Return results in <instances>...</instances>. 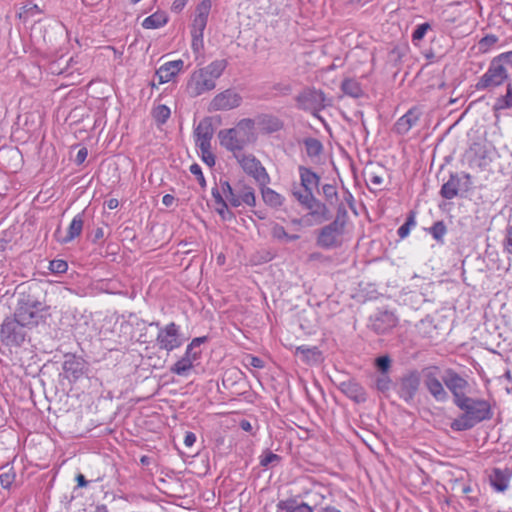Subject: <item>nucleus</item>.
I'll use <instances>...</instances> for the list:
<instances>
[{"label":"nucleus","instance_id":"42","mask_svg":"<svg viewBox=\"0 0 512 512\" xmlns=\"http://www.w3.org/2000/svg\"><path fill=\"white\" fill-rule=\"evenodd\" d=\"M281 460V457L270 450H265L263 454L260 456V465L264 468H268L269 466H274L278 464Z\"/></svg>","mask_w":512,"mask_h":512},{"label":"nucleus","instance_id":"31","mask_svg":"<svg viewBox=\"0 0 512 512\" xmlns=\"http://www.w3.org/2000/svg\"><path fill=\"white\" fill-rule=\"evenodd\" d=\"M227 67V61L224 59L215 60L204 67V71L216 83V80L223 74Z\"/></svg>","mask_w":512,"mask_h":512},{"label":"nucleus","instance_id":"12","mask_svg":"<svg viewBox=\"0 0 512 512\" xmlns=\"http://www.w3.org/2000/svg\"><path fill=\"white\" fill-rule=\"evenodd\" d=\"M508 77L506 68L500 61L494 60L491 62L487 71L481 76L476 83L477 90H485L494 88L501 85Z\"/></svg>","mask_w":512,"mask_h":512},{"label":"nucleus","instance_id":"56","mask_svg":"<svg viewBox=\"0 0 512 512\" xmlns=\"http://www.w3.org/2000/svg\"><path fill=\"white\" fill-rule=\"evenodd\" d=\"M504 249L508 254L512 255V225L506 230L505 239L503 242Z\"/></svg>","mask_w":512,"mask_h":512},{"label":"nucleus","instance_id":"58","mask_svg":"<svg viewBox=\"0 0 512 512\" xmlns=\"http://www.w3.org/2000/svg\"><path fill=\"white\" fill-rule=\"evenodd\" d=\"M247 360H248V365H250L254 368L262 369L265 366L264 361L259 357L249 355L247 357Z\"/></svg>","mask_w":512,"mask_h":512},{"label":"nucleus","instance_id":"45","mask_svg":"<svg viewBox=\"0 0 512 512\" xmlns=\"http://www.w3.org/2000/svg\"><path fill=\"white\" fill-rule=\"evenodd\" d=\"M153 117L158 125H162L170 117V109L165 105H159L154 109Z\"/></svg>","mask_w":512,"mask_h":512},{"label":"nucleus","instance_id":"22","mask_svg":"<svg viewBox=\"0 0 512 512\" xmlns=\"http://www.w3.org/2000/svg\"><path fill=\"white\" fill-rule=\"evenodd\" d=\"M320 95L313 89H304L297 97L299 107L304 110L310 111L312 115L320 119L319 108Z\"/></svg>","mask_w":512,"mask_h":512},{"label":"nucleus","instance_id":"26","mask_svg":"<svg viewBox=\"0 0 512 512\" xmlns=\"http://www.w3.org/2000/svg\"><path fill=\"white\" fill-rule=\"evenodd\" d=\"M84 220H83V213L77 214L71 221L67 234L64 237H60V227L55 232V237L58 242L61 244H66L77 238L81 235V232L83 230Z\"/></svg>","mask_w":512,"mask_h":512},{"label":"nucleus","instance_id":"13","mask_svg":"<svg viewBox=\"0 0 512 512\" xmlns=\"http://www.w3.org/2000/svg\"><path fill=\"white\" fill-rule=\"evenodd\" d=\"M236 159L249 176L253 177L260 185H266L270 181V177L261 162L253 154L236 155Z\"/></svg>","mask_w":512,"mask_h":512},{"label":"nucleus","instance_id":"32","mask_svg":"<svg viewBox=\"0 0 512 512\" xmlns=\"http://www.w3.org/2000/svg\"><path fill=\"white\" fill-rule=\"evenodd\" d=\"M0 485L4 489H9L15 481L16 474L13 466L6 464L0 467Z\"/></svg>","mask_w":512,"mask_h":512},{"label":"nucleus","instance_id":"46","mask_svg":"<svg viewBox=\"0 0 512 512\" xmlns=\"http://www.w3.org/2000/svg\"><path fill=\"white\" fill-rule=\"evenodd\" d=\"M429 30H431V25L427 22L418 25L412 33V42L417 45Z\"/></svg>","mask_w":512,"mask_h":512},{"label":"nucleus","instance_id":"29","mask_svg":"<svg viewBox=\"0 0 512 512\" xmlns=\"http://www.w3.org/2000/svg\"><path fill=\"white\" fill-rule=\"evenodd\" d=\"M278 512H313L312 508L304 502L295 499L281 500L277 504Z\"/></svg>","mask_w":512,"mask_h":512},{"label":"nucleus","instance_id":"17","mask_svg":"<svg viewBox=\"0 0 512 512\" xmlns=\"http://www.w3.org/2000/svg\"><path fill=\"white\" fill-rule=\"evenodd\" d=\"M216 87V83L209 77L203 68L194 71L187 83V93L191 97H197L201 94L211 91Z\"/></svg>","mask_w":512,"mask_h":512},{"label":"nucleus","instance_id":"35","mask_svg":"<svg viewBox=\"0 0 512 512\" xmlns=\"http://www.w3.org/2000/svg\"><path fill=\"white\" fill-rule=\"evenodd\" d=\"M374 386L378 392L388 396V393L392 387H394V384L388 374H380L376 376Z\"/></svg>","mask_w":512,"mask_h":512},{"label":"nucleus","instance_id":"25","mask_svg":"<svg viewBox=\"0 0 512 512\" xmlns=\"http://www.w3.org/2000/svg\"><path fill=\"white\" fill-rule=\"evenodd\" d=\"M183 66L184 62L181 59L169 61L161 65L156 71L159 84L171 81L183 69Z\"/></svg>","mask_w":512,"mask_h":512},{"label":"nucleus","instance_id":"39","mask_svg":"<svg viewBox=\"0 0 512 512\" xmlns=\"http://www.w3.org/2000/svg\"><path fill=\"white\" fill-rule=\"evenodd\" d=\"M262 198L266 204L272 207H278L282 204L281 195L271 188L262 189Z\"/></svg>","mask_w":512,"mask_h":512},{"label":"nucleus","instance_id":"34","mask_svg":"<svg viewBox=\"0 0 512 512\" xmlns=\"http://www.w3.org/2000/svg\"><path fill=\"white\" fill-rule=\"evenodd\" d=\"M167 23V16L164 13H154L144 19L142 26L145 29H157Z\"/></svg>","mask_w":512,"mask_h":512},{"label":"nucleus","instance_id":"30","mask_svg":"<svg viewBox=\"0 0 512 512\" xmlns=\"http://www.w3.org/2000/svg\"><path fill=\"white\" fill-rule=\"evenodd\" d=\"M296 354H301L302 360L309 365L317 364L320 360V351L318 347H308L305 345L299 346L296 349Z\"/></svg>","mask_w":512,"mask_h":512},{"label":"nucleus","instance_id":"49","mask_svg":"<svg viewBox=\"0 0 512 512\" xmlns=\"http://www.w3.org/2000/svg\"><path fill=\"white\" fill-rule=\"evenodd\" d=\"M305 145L309 156H318L320 154V141L316 139H307L305 141Z\"/></svg>","mask_w":512,"mask_h":512},{"label":"nucleus","instance_id":"57","mask_svg":"<svg viewBox=\"0 0 512 512\" xmlns=\"http://www.w3.org/2000/svg\"><path fill=\"white\" fill-rule=\"evenodd\" d=\"M201 351L193 348L192 346L188 345L185 351L184 356L188 357L192 361H196L200 358Z\"/></svg>","mask_w":512,"mask_h":512},{"label":"nucleus","instance_id":"48","mask_svg":"<svg viewBox=\"0 0 512 512\" xmlns=\"http://www.w3.org/2000/svg\"><path fill=\"white\" fill-rule=\"evenodd\" d=\"M49 269L53 273L62 274L65 273L68 269V264L66 261L61 259L52 260L49 264Z\"/></svg>","mask_w":512,"mask_h":512},{"label":"nucleus","instance_id":"64","mask_svg":"<svg viewBox=\"0 0 512 512\" xmlns=\"http://www.w3.org/2000/svg\"><path fill=\"white\" fill-rule=\"evenodd\" d=\"M104 238V229L102 227H98L92 237V242L97 243L98 241L102 240Z\"/></svg>","mask_w":512,"mask_h":512},{"label":"nucleus","instance_id":"47","mask_svg":"<svg viewBox=\"0 0 512 512\" xmlns=\"http://www.w3.org/2000/svg\"><path fill=\"white\" fill-rule=\"evenodd\" d=\"M239 198L241 203H245L248 206H255L256 204L255 193L251 187H244Z\"/></svg>","mask_w":512,"mask_h":512},{"label":"nucleus","instance_id":"11","mask_svg":"<svg viewBox=\"0 0 512 512\" xmlns=\"http://www.w3.org/2000/svg\"><path fill=\"white\" fill-rule=\"evenodd\" d=\"M442 381L448 389V393L452 394L454 405L467 396L466 392L469 389V383L466 378L454 369H446L442 376Z\"/></svg>","mask_w":512,"mask_h":512},{"label":"nucleus","instance_id":"18","mask_svg":"<svg viewBox=\"0 0 512 512\" xmlns=\"http://www.w3.org/2000/svg\"><path fill=\"white\" fill-rule=\"evenodd\" d=\"M214 130H194L195 145L201 151L202 161L209 167L216 163V157L211 151V141Z\"/></svg>","mask_w":512,"mask_h":512},{"label":"nucleus","instance_id":"63","mask_svg":"<svg viewBox=\"0 0 512 512\" xmlns=\"http://www.w3.org/2000/svg\"><path fill=\"white\" fill-rule=\"evenodd\" d=\"M208 337L202 336V337H196L194 338L188 345L192 346L195 349H198L199 346L205 342H207Z\"/></svg>","mask_w":512,"mask_h":512},{"label":"nucleus","instance_id":"7","mask_svg":"<svg viewBox=\"0 0 512 512\" xmlns=\"http://www.w3.org/2000/svg\"><path fill=\"white\" fill-rule=\"evenodd\" d=\"M150 326L158 328L156 344L160 350L171 352L183 345L185 339L182 338L180 328L175 322L165 326H161L159 322H152Z\"/></svg>","mask_w":512,"mask_h":512},{"label":"nucleus","instance_id":"61","mask_svg":"<svg viewBox=\"0 0 512 512\" xmlns=\"http://www.w3.org/2000/svg\"><path fill=\"white\" fill-rule=\"evenodd\" d=\"M212 196L216 202V204L221 205L223 202H226L224 198L222 197L221 192L219 191L218 187L212 188Z\"/></svg>","mask_w":512,"mask_h":512},{"label":"nucleus","instance_id":"60","mask_svg":"<svg viewBox=\"0 0 512 512\" xmlns=\"http://www.w3.org/2000/svg\"><path fill=\"white\" fill-rule=\"evenodd\" d=\"M87 154H88L87 148L83 147V148L79 149V151L77 152L76 158H75L76 164L77 165L82 164L85 161Z\"/></svg>","mask_w":512,"mask_h":512},{"label":"nucleus","instance_id":"40","mask_svg":"<svg viewBox=\"0 0 512 512\" xmlns=\"http://www.w3.org/2000/svg\"><path fill=\"white\" fill-rule=\"evenodd\" d=\"M429 233L439 243H443V238L447 233L446 225L443 221H436L429 229Z\"/></svg>","mask_w":512,"mask_h":512},{"label":"nucleus","instance_id":"27","mask_svg":"<svg viewBox=\"0 0 512 512\" xmlns=\"http://www.w3.org/2000/svg\"><path fill=\"white\" fill-rule=\"evenodd\" d=\"M341 391L356 403H363L367 400L365 389L353 380L344 381L340 385Z\"/></svg>","mask_w":512,"mask_h":512},{"label":"nucleus","instance_id":"15","mask_svg":"<svg viewBox=\"0 0 512 512\" xmlns=\"http://www.w3.org/2000/svg\"><path fill=\"white\" fill-rule=\"evenodd\" d=\"M469 141V149L478 158V167L481 169L486 168L490 159L487 157L488 142L486 139V132L482 130H470L467 133Z\"/></svg>","mask_w":512,"mask_h":512},{"label":"nucleus","instance_id":"36","mask_svg":"<svg viewBox=\"0 0 512 512\" xmlns=\"http://www.w3.org/2000/svg\"><path fill=\"white\" fill-rule=\"evenodd\" d=\"M342 90L346 95L358 98L363 94L360 84L354 79H347L342 83Z\"/></svg>","mask_w":512,"mask_h":512},{"label":"nucleus","instance_id":"9","mask_svg":"<svg viewBox=\"0 0 512 512\" xmlns=\"http://www.w3.org/2000/svg\"><path fill=\"white\" fill-rule=\"evenodd\" d=\"M423 383L427 392L439 403H445L449 399V393L445 389L442 379H439L440 369L438 366H429L422 370Z\"/></svg>","mask_w":512,"mask_h":512},{"label":"nucleus","instance_id":"50","mask_svg":"<svg viewBox=\"0 0 512 512\" xmlns=\"http://www.w3.org/2000/svg\"><path fill=\"white\" fill-rule=\"evenodd\" d=\"M375 364L381 374H388V370L391 366V359L388 356H380L376 358Z\"/></svg>","mask_w":512,"mask_h":512},{"label":"nucleus","instance_id":"43","mask_svg":"<svg viewBox=\"0 0 512 512\" xmlns=\"http://www.w3.org/2000/svg\"><path fill=\"white\" fill-rule=\"evenodd\" d=\"M223 124L222 118L218 114L204 117L198 124L197 128H217Z\"/></svg>","mask_w":512,"mask_h":512},{"label":"nucleus","instance_id":"3","mask_svg":"<svg viewBox=\"0 0 512 512\" xmlns=\"http://www.w3.org/2000/svg\"><path fill=\"white\" fill-rule=\"evenodd\" d=\"M299 170L301 177V187L300 189L294 191L293 194L303 207H305L307 210H310V213L302 217L301 223L304 225H312L313 222L311 221V218H314L315 223H317L320 219V215L318 213L320 204L313 194L314 189L318 190L320 178L316 173L307 168L300 167Z\"/></svg>","mask_w":512,"mask_h":512},{"label":"nucleus","instance_id":"23","mask_svg":"<svg viewBox=\"0 0 512 512\" xmlns=\"http://www.w3.org/2000/svg\"><path fill=\"white\" fill-rule=\"evenodd\" d=\"M488 477L490 485L494 490L497 492H504L509 486L512 477V470L508 467H494L491 469Z\"/></svg>","mask_w":512,"mask_h":512},{"label":"nucleus","instance_id":"53","mask_svg":"<svg viewBox=\"0 0 512 512\" xmlns=\"http://www.w3.org/2000/svg\"><path fill=\"white\" fill-rule=\"evenodd\" d=\"M497 41H498L497 36H495L493 34L486 35L479 41V47L481 50L487 51L490 47L495 45L497 43Z\"/></svg>","mask_w":512,"mask_h":512},{"label":"nucleus","instance_id":"24","mask_svg":"<svg viewBox=\"0 0 512 512\" xmlns=\"http://www.w3.org/2000/svg\"><path fill=\"white\" fill-rule=\"evenodd\" d=\"M211 0H202L196 7L191 33L203 34L211 11Z\"/></svg>","mask_w":512,"mask_h":512},{"label":"nucleus","instance_id":"19","mask_svg":"<svg viewBox=\"0 0 512 512\" xmlns=\"http://www.w3.org/2000/svg\"><path fill=\"white\" fill-rule=\"evenodd\" d=\"M63 371L70 381H77L87 371V362L82 357L67 353L64 355Z\"/></svg>","mask_w":512,"mask_h":512},{"label":"nucleus","instance_id":"37","mask_svg":"<svg viewBox=\"0 0 512 512\" xmlns=\"http://www.w3.org/2000/svg\"><path fill=\"white\" fill-rule=\"evenodd\" d=\"M419 117L420 111L417 108H412L399 119L398 124L400 126H407L408 128H411L418 124Z\"/></svg>","mask_w":512,"mask_h":512},{"label":"nucleus","instance_id":"51","mask_svg":"<svg viewBox=\"0 0 512 512\" xmlns=\"http://www.w3.org/2000/svg\"><path fill=\"white\" fill-rule=\"evenodd\" d=\"M192 43L191 48L194 53L199 54L204 47L203 34L191 33Z\"/></svg>","mask_w":512,"mask_h":512},{"label":"nucleus","instance_id":"59","mask_svg":"<svg viewBox=\"0 0 512 512\" xmlns=\"http://www.w3.org/2000/svg\"><path fill=\"white\" fill-rule=\"evenodd\" d=\"M23 12L29 16H35L36 14L40 13V9L36 4L27 3L23 6Z\"/></svg>","mask_w":512,"mask_h":512},{"label":"nucleus","instance_id":"1","mask_svg":"<svg viewBox=\"0 0 512 512\" xmlns=\"http://www.w3.org/2000/svg\"><path fill=\"white\" fill-rule=\"evenodd\" d=\"M18 302L14 316L19 319L28 329L38 326L45 320L47 307L37 296L39 286L35 283L31 285L18 286Z\"/></svg>","mask_w":512,"mask_h":512},{"label":"nucleus","instance_id":"8","mask_svg":"<svg viewBox=\"0 0 512 512\" xmlns=\"http://www.w3.org/2000/svg\"><path fill=\"white\" fill-rule=\"evenodd\" d=\"M28 328L15 316L7 317L0 330V340L6 346H21L27 336Z\"/></svg>","mask_w":512,"mask_h":512},{"label":"nucleus","instance_id":"52","mask_svg":"<svg viewBox=\"0 0 512 512\" xmlns=\"http://www.w3.org/2000/svg\"><path fill=\"white\" fill-rule=\"evenodd\" d=\"M189 170H190L191 174L196 176L200 186L202 188H205L206 187V180H205V177L203 175V172H202V169H201L200 165L197 164V163H194V164H192L190 166Z\"/></svg>","mask_w":512,"mask_h":512},{"label":"nucleus","instance_id":"10","mask_svg":"<svg viewBox=\"0 0 512 512\" xmlns=\"http://www.w3.org/2000/svg\"><path fill=\"white\" fill-rule=\"evenodd\" d=\"M347 218L334 216L330 224L322 227V247L335 248L342 244Z\"/></svg>","mask_w":512,"mask_h":512},{"label":"nucleus","instance_id":"14","mask_svg":"<svg viewBox=\"0 0 512 512\" xmlns=\"http://www.w3.org/2000/svg\"><path fill=\"white\" fill-rule=\"evenodd\" d=\"M399 319L393 311L378 310L369 317L368 328L378 335L390 333L397 325Z\"/></svg>","mask_w":512,"mask_h":512},{"label":"nucleus","instance_id":"21","mask_svg":"<svg viewBox=\"0 0 512 512\" xmlns=\"http://www.w3.org/2000/svg\"><path fill=\"white\" fill-rule=\"evenodd\" d=\"M283 124L271 114H259L253 118H244L238 122L237 128H279Z\"/></svg>","mask_w":512,"mask_h":512},{"label":"nucleus","instance_id":"6","mask_svg":"<svg viewBox=\"0 0 512 512\" xmlns=\"http://www.w3.org/2000/svg\"><path fill=\"white\" fill-rule=\"evenodd\" d=\"M421 373L412 369L401 375L394 384V389L401 400L412 405L420 390Z\"/></svg>","mask_w":512,"mask_h":512},{"label":"nucleus","instance_id":"33","mask_svg":"<svg viewBox=\"0 0 512 512\" xmlns=\"http://www.w3.org/2000/svg\"><path fill=\"white\" fill-rule=\"evenodd\" d=\"M193 363L194 361L188 357L183 356L170 367V372L178 376H186L188 372L193 368Z\"/></svg>","mask_w":512,"mask_h":512},{"label":"nucleus","instance_id":"44","mask_svg":"<svg viewBox=\"0 0 512 512\" xmlns=\"http://www.w3.org/2000/svg\"><path fill=\"white\" fill-rule=\"evenodd\" d=\"M415 225H416L415 215L413 212H411L408 215V217L406 218L405 223L398 228V230H397L398 236L401 239H404L405 237H407L409 235L411 228L414 227Z\"/></svg>","mask_w":512,"mask_h":512},{"label":"nucleus","instance_id":"16","mask_svg":"<svg viewBox=\"0 0 512 512\" xmlns=\"http://www.w3.org/2000/svg\"><path fill=\"white\" fill-rule=\"evenodd\" d=\"M387 169L380 162L368 161L362 171L364 180L370 191L381 190Z\"/></svg>","mask_w":512,"mask_h":512},{"label":"nucleus","instance_id":"54","mask_svg":"<svg viewBox=\"0 0 512 512\" xmlns=\"http://www.w3.org/2000/svg\"><path fill=\"white\" fill-rule=\"evenodd\" d=\"M216 210L224 221H231L235 218L234 213L228 209L227 202H223Z\"/></svg>","mask_w":512,"mask_h":512},{"label":"nucleus","instance_id":"38","mask_svg":"<svg viewBox=\"0 0 512 512\" xmlns=\"http://www.w3.org/2000/svg\"><path fill=\"white\" fill-rule=\"evenodd\" d=\"M271 235L273 238L277 240H285L286 242H291L299 239V235L296 234H288L285 228L279 224H275L271 229Z\"/></svg>","mask_w":512,"mask_h":512},{"label":"nucleus","instance_id":"20","mask_svg":"<svg viewBox=\"0 0 512 512\" xmlns=\"http://www.w3.org/2000/svg\"><path fill=\"white\" fill-rule=\"evenodd\" d=\"M241 96L234 90L227 89L217 94L210 103V108L218 110H230L241 104Z\"/></svg>","mask_w":512,"mask_h":512},{"label":"nucleus","instance_id":"4","mask_svg":"<svg viewBox=\"0 0 512 512\" xmlns=\"http://www.w3.org/2000/svg\"><path fill=\"white\" fill-rule=\"evenodd\" d=\"M322 220H330L334 216L348 217L347 207L351 206L353 196L343 188L339 191L336 185H322Z\"/></svg>","mask_w":512,"mask_h":512},{"label":"nucleus","instance_id":"55","mask_svg":"<svg viewBox=\"0 0 512 512\" xmlns=\"http://www.w3.org/2000/svg\"><path fill=\"white\" fill-rule=\"evenodd\" d=\"M498 108L504 109L512 107V89L508 86L507 93L497 101Z\"/></svg>","mask_w":512,"mask_h":512},{"label":"nucleus","instance_id":"5","mask_svg":"<svg viewBox=\"0 0 512 512\" xmlns=\"http://www.w3.org/2000/svg\"><path fill=\"white\" fill-rule=\"evenodd\" d=\"M218 138L221 146L236 155L243 154L242 151L253 144L257 136L253 130H219Z\"/></svg>","mask_w":512,"mask_h":512},{"label":"nucleus","instance_id":"28","mask_svg":"<svg viewBox=\"0 0 512 512\" xmlns=\"http://www.w3.org/2000/svg\"><path fill=\"white\" fill-rule=\"evenodd\" d=\"M461 185V178L457 173L450 174L447 182H445L440 190V195L447 200H451L458 195Z\"/></svg>","mask_w":512,"mask_h":512},{"label":"nucleus","instance_id":"41","mask_svg":"<svg viewBox=\"0 0 512 512\" xmlns=\"http://www.w3.org/2000/svg\"><path fill=\"white\" fill-rule=\"evenodd\" d=\"M221 188L223 194L226 196L227 200L233 207H238L241 205L239 196L234 193V190L228 181L221 182Z\"/></svg>","mask_w":512,"mask_h":512},{"label":"nucleus","instance_id":"2","mask_svg":"<svg viewBox=\"0 0 512 512\" xmlns=\"http://www.w3.org/2000/svg\"><path fill=\"white\" fill-rule=\"evenodd\" d=\"M455 406L463 411L450 423V428L455 432L470 430L481 422L491 420L494 415L490 403L480 398L466 396Z\"/></svg>","mask_w":512,"mask_h":512},{"label":"nucleus","instance_id":"62","mask_svg":"<svg viewBox=\"0 0 512 512\" xmlns=\"http://www.w3.org/2000/svg\"><path fill=\"white\" fill-rule=\"evenodd\" d=\"M196 441V435L193 432H186L184 437V444L191 447Z\"/></svg>","mask_w":512,"mask_h":512}]
</instances>
